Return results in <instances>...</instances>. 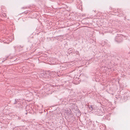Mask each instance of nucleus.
I'll return each instance as SVG.
<instances>
[{"label":"nucleus","mask_w":130,"mask_h":130,"mask_svg":"<svg viewBox=\"0 0 130 130\" xmlns=\"http://www.w3.org/2000/svg\"><path fill=\"white\" fill-rule=\"evenodd\" d=\"M88 107L91 110H94V114L98 116H101L104 114V110L102 107L99 108L96 111L95 110L96 107L94 106L89 105L88 106Z\"/></svg>","instance_id":"f257e3e1"},{"label":"nucleus","mask_w":130,"mask_h":130,"mask_svg":"<svg viewBox=\"0 0 130 130\" xmlns=\"http://www.w3.org/2000/svg\"><path fill=\"white\" fill-rule=\"evenodd\" d=\"M60 72L59 71V72H49L48 73V74L47 73H43L41 74L42 75H43V77H46V76H47V75H49L50 76H51L52 77H53L55 76H59V73Z\"/></svg>","instance_id":"f03ea898"},{"label":"nucleus","mask_w":130,"mask_h":130,"mask_svg":"<svg viewBox=\"0 0 130 130\" xmlns=\"http://www.w3.org/2000/svg\"><path fill=\"white\" fill-rule=\"evenodd\" d=\"M22 102L19 99H15L13 104H16V106L17 107L21 108L22 106Z\"/></svg>","instance_id":"7ed1b4c3"},{"label":"nucleus","mask_w":130,"mask_h":130,"mask_svg":"<svg viewBox=\"0 0 130 130\" xmlns=\"http://www.w3.org/2000/svg\"><path fill=\"white\" fill-rule=\"evenodd\" d=\"M123 37V35H118L116 36L115 40L118 42H121L122 41Z\"/></svg>","instance_id":"20e7f679"},{"label":"nucleus","mask_w":130,"mask_h":130,"mask_svg":"<svg viewBox=\"0 0 130 130\" xmlns=\"http://www.w3.org/2000/svg\"><path fill=\"white\" fill-rule=\"evenodd\" d=\"M67 63H65L64 64H62L61 66H60V69L62 70H63L67 69Z\"/></svg>","instance_id":"39448f33"},{"label":"nucleus","mask_w":130,"mask_h":130,"mask_svg":"<svg viewBox=\"0 0 130 130\" xmlns=\"http://www.w3.org/2000/svg\"><path fill=\"white\" fill-rule=\"evenodd\" d=\"M67 101V100L65 98H61L60 100V102L62 103V104H64V102H66Z\"/></svg>","instance_id":"423d86ee"},{"label":"nucleus","mask_w":130,"mask_h":130,"mask_svg":"<svg viewBox=\"0 0 130 130\" xmlns=\"http://www.w3.org/2000/svg\"><path fill=\"white\" fill-rule=\"evenodd\" d=\"M22 46H18L17 47H16V46H14V48L15 49V50H17V48L18 49H19V51L21 50L22 48Z\"/></svg>","instance_id":"0eeeda50"},{"label":"nucleus","mask_w":130,"mask_h":130,"mask_svg":"<svg viewBox=\"0 0 130 130\" xmlns=\"http://www.w3.org/2000/svg\"><path fill=\"white\" fill-rule=\"evenodd\" d=\"M74 51V49L72 48H69L68 50V53H72Z\"/></svg>","instance_id":"6e6552de"},{"label":"nucleus","mask_w":130,"mask_h":130,"mask_svg":"<svg viewBox=\"0 0 130 130\" xmlns=\"http://www.w3.org/2000/svg\"><path fill=\"white\" fill-rule=\"evenodd\" d=\"M50 60H51V61L52 63H55L54 62V61H55V59H54V58H51Z\"/></svg>","instance_id":"1a4fd4ad"},{"label":"nucleus","mask_w":130,"mask_h":130,"mask_svg":"<svg viewBox=\"0 0 130 130\" xmlns=\"http://www.w3.org/2000/svg\"><path fill=\"white\" fill-rule=\"evenodd\" d=\"M76 53L77 54H79V52L77 51L75 52V53Z\"/></svg>","instance_id":"9d476101"},{"label":"nucleus","mask_w":130,"mask_h":130,"mask_svg":"<svg viewBox=\"0 0 130 130\" xmlns=\"http://www.w3.org/2000/svg\"><path fill=\"white\" fill-rule=\"evenodd\" d=\"M9 41H11L12 40L11 39H9Z\"/></svg>","instance_id":"9b49d317"},{"label":"nucleus","mask_w":130,"mask_h":130,"mask_svg":"<svg viewBox=\"0 0 130 130\" xmlns=\"http://www.w3.org/2000/svg\"><path fill=\"white\" fill-rule=\"evenodd\" d=\"M18 119H20V118L19 117H18Z\"/></svg>","instance_id":"f8f14e48"},{"label":"nucleus","mask_w":130,"mask_h":130,"mask_svg":"<svg viewBox=\"0 0 130 130\" xmlns=\"http://www.w3.org/2000/svg\"><path fill=\"white\" fill-rule=\"evenodd\" d=\"M48 77H49L48 76Z\"/></svg>","instance_id":"ddd939ff"},{"label":"nucleus","mask_w":130,"mask_h":130,"mask_svg":"<svg viewBox=\"0 0 130 130\" xmlns=\"http://www.w3.org/2000/svg\"><path fill=\"white\" fill-rule=\"evenodd\" d=\"M26 114H27V113H26Z\"/></svg>","instance_id":"4468645a"}]
</instances>
